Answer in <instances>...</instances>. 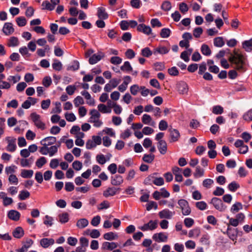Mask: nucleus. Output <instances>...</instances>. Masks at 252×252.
Here are the masks:
<instances>
[{"label":"nucleus","instance_id":"f257e3e1","mask_svg":"<svg viewBox=\"0 0 252 252\" xmlns=\"http://www.w3.org/2000/svg\"><path fill=\"white\" fill-rule=\"evenodd\" d=\"M234 53V55H231L229 57V62L234 65L233 67L236 70L241 72H244L245 70L244 66L245 63L244 57L243 55L239 54L235 51Z\"/></svg>","mask_w":252,"mask_h":252},{"label":"nucleus","instance_id":"f03ea898","mask_svg":"<svg viewBox=\"0 0 252 252\" xmlns=\"http://www.w3.org/2000/svg\"><path fill=\"white\" fill-rule=\"evenodd\" d=\"M90 117L89 122L93 123L94 126L96 127H99L103 125L102 121L100 119L101 115L96 109H92L89 113Z\"/></svg>","mask_w":252,"mask_h":252},{"label":"nucleus","instance_id":"7ed1b4c3","mask_svg":"<svg viewBox=\"0 0 252 252\" xmlns=\"http://www.w3.org/2000/svg\"><path fill=\"white\" fill-rule=\"evenodd\" d=\"M31 119L34 125L41 130H44L46 128L45 124L42 121L41 117L39 115L35 112L32 113L30 115Z\"/></svg>","mask_w":252,"mask_h":252},{"label":"nucleus","instance_id":"20e7f679","mask_svg":"<svg viewBox=\"0 0 252 252\" xmlns=\"http://www.w3.org/2000/svg\"><path fill=\"white\" fill-rule=\"evenodd\" d=\"M178 204L179 208L181 210L182 214L184 216H187L190 214L191 209L189 206L188 202L184 199L178 200Z\"/></svg>","mask_w":252,"mask_h":252},{"label":"nucleus","instance_id":"39448f33","mask_svg":"<svg viewBox=\"0 0 252 252\" xmlns=\"http://www.w3.org/2000/svg\"><path fill=\"white\" fill-rule=\"evenodd\" d=\"M211 203L217 210L220 212L224 211L226 208V207L223 204L221 200L219 198L213 197L211 200Z\"/></svg>","mask_w":252,"mask_h":252},{"label":"nucleus","instance_id":"423d86ee","mask_svg":"<svg viewBox=\"0 0 252 252\" xmlns=\"http://www.w3.org/2000/svg\"><path fill=\"white\" fill-rule=\"evenodd\" d=\"M157 227L158 221L157 220H151L147 223H145L143 226L139 227V228L142 231H146L154 230Z\"/></svg>","mask_w":252,"mask_h":252},{"label":"nucleus","instance_id":"0eeeda50","mask_svg":"<svg viewBox=\"0 0 252 252\" xmlns=\"http://www.w3.org/2000/svg\"><path fill=\"white\" fill-rule=\"evenodd\" d=\"M120 189V188L108 187L103 191V195L105 198L113 196L118 193Z\"/></svg>","mask_w":252,"mask_h":252},{"label":"nucleus","instance_id":"6e6552de","mask_svg":"<svg viewBox=\"0 0 252 252\" xmlns=\"http://www.w3.org/2000/svg\"><path fill=\"white\" fill-rule=\"evenodd\" d=\"M177 91L180 94H187L189 90V87L188 84L184 82L180 81L177 84Z\"/></svg>","mask_w":252,"mask_h":252},{"label":"nucleus","instance_id":"1a4fd4ad","mask_svg":"<svg viewBox=\"0 0 252 252\" xmlns=\"http://www.w3.org/2000/svg\"><path fill=\"white\" fill-rule=\"evenodd\" d=\"M168 130L170 132L169 142L172 143L177 141L180 137L179 131L176 129L173 128H169Z\"/></svg>","mask_w":252,"mask_h":252},{"label":"nucleus","instance_id":"9d476101","mask_svg":"<svg viewBox=\"0 0 252 252\" xmlns=\"http://www.w3.org/2000/svg\"><path fill=\"white\" fill-rule=\"evenodd\" d=\"M6 140L8 143V145L6 147V150L10 152H14L16 149V139L15 138H13L10 137H8L6 138Z\"/></svg>","mask_w":252,"mask_h":252},{"label":"nucleus","instance_id":"9b49d317","mask_svg":"<svg viewBox=\"0 0 252 252\" xmlns=\"http://www.w3.org/2000/svg\"><path fill=\"white\" fill-rule=\"evenodd\" d=\"M153 239L157 242H166L167 241L168 236L165 233L160 232L154 234Z\"/></svg>","mask_w":252,"mask_h":252},{"label":"nucleus","instance_id":"f8f14e48","mask_svg":"<svg viewBox=\"0 0 252 252\" xmlns=\"http://www.w3.org/2000/svg\"><path fill=\"white\" fill-rule=\"evenodd\" d=\"M174 214V212H172L167 209H165L158 213V216L160 219H171Z\"/></svg>","mask_w":252,"mask_h":252},{"label":"nucleus","instance_id":"ddd939ff","mask_svg":"<svg viewBox=\"0 0 252 252\" xmlns=\"http://www.w3.org/2000/svg\"><path fill=\"white\" fill-rule=\"evenodd\" d=\"M2 32L6 35H10L14 32V29L11 23H5L2 28Z\"/></svg>","mask_w":252,"mask_h":252},{"label":"nucleus","instance_id":"4468645a","mask_svg":"<svg viewBox=\"0 0 252 252\" xmlns=\"http://www.w3.org/2000/svg\"><path fill=\"white\" fill-rule=\"evenodd\" d=\"M137 30L138 32H142L143 33L150 35L152 34V30L150 27L144 24H141L137 26Z\"/></svg>","mask_w":252,"mask_h":252},{"label":"nucleus","instance_id":"2eb2a0df","mask_svg":"<svg viewBox=\"0 0 252 252\" xmlns=\"http://www.w3.org/2000/svg\"><path fill=\"white\" fill-rule=\"evenodd\" d=\"M226 234L230 239H231L233 241L236 242L238 235L237 229L232 228L229 226H228Z\"/></svg>","mask_w":252,"mask_h":252},{"label":"nucleus","instance_id":"dca6fc26","mask_svg":"<svg viewBox=\"0 0 252 252\" xmlns=\"http://www.w3.org/2000/svg\"><path fill=\"white\" fill-rule=\"evenodd\" d=\"M104 57V54L102 52H99L97 54H94L92 57L90 58L89 62L91 64H95L99 61Z\"/></svg>","mask_w":252,"mask_h":252},{"label":"nucleus","instance_id":"f3484780","mask_svg":"<svg viewBox=\"0 0 252 252\" xmlns=\"http://www.w3.org/2000/svg\"><path fill=\"white\" fill-rule=\"evenodd\" d=\"M117 247L118 244L115 242H104L102 244L101 249L104 250L112 251Z\"/></svg>","mask_w":252,"mask_h":252},{"label":"nucleus","instance_id":"a211bd4d","mask_svg":"<svg viewBox=\"0 0 252 252\" xmlns=\"http://www.w3.org/2000/svg\"><path fill=\"white\" fill-rule=\"evenodd\" d=\"M158 150L161 155H164L167 151V145L165 141L158 142L157 145Z\"/></svg>","mask_w":252,"mask_h":252},{"label":"nucleus","instance_id":"6ab92c4d","mask_svg":"<svg viewBox=\"0 0 252 252\" xmlns=\"http://www.w3.org/2000/svg\"><path fill=\"white\" fill-rule=\"evenodd\" d=\"M142 122L145 125H149L151 126H154L156 123L153 121L151 117L147 114H145L143 115L141 118Z\"/></svg>","mask_w":252,"mask_h":252},{"label":"nucleus","instance_id":"aec40b11","mask_svg":"<svg viewBox=\"0 0 252 252\" xmlns=\"http://www.w3.org/2000/svg\"><path fill=\"white\" fill-rule=\"evenodd\" d=\"M124 182L123 177L119 175H116L111 178V183L113 186H119Z\"/></svg>","mask_w":252,"mask_h":252},{"label":"nucleus","instance_id":"412c9836","mask_svg":"<svg viewBox=\"0 0 252 252\" xmlns=\"http://www.w3.org/2000/svg\"><path fill=\"white\" fill-rule=\"evenodd\" d=\"M56 141V138L53 136H49L43 139L41 143L43 146H50L54 144Z\"/></svg>","mask_w":252,"mask_h":252},{"label":"nucleus","instance_id":"4be33fe9","mask_svg":"<svg viewBox=\"0 0 252 252\" xmlns=\"http://www.w3.org/2000/svg\"><path fill=\"white\" fill-rule=\"evenodd\" d=\"M54 240L53 239L43 238L40 241V245L44 248H47L50 245L54 244Z\"/></svg>","mask_w":252,"mask_h":252},{"label":"nucleus","instance_id":"5701e85b","mask_svg":"<svg viewBox=\"0 0 252 252\" xmlns=\"http://www.w3.org/2000/svg\"><path fill=\"white\" fill-rule=\"evenodd\" d=\"M8 217L14 221H17L19 220L20 217V214L17 211L10 210L8 213Z\"/></svg>","mask_w":252,"mask_h":252},{"label":"nucleus","instance_id":"b1692460","mask_svg":"<svg viewBox=\"0 0 252 252\" xmlns=\"http://www.w3.org/2000/svg\"><path fill=\"white\" fill-rule=\"evenodd\" d=\"M24 235V231L21 227H17L13 232V235L16 238H21Z\"/></svg>","mask_w":252,"mask_h":252},{"label":"nucleus","instance_id":"393cba45","mask_svg":"<svg viewBox=\"0 0 252 252\" xmlns=\"http://www.w3.org/2000/svg\"><path fill=\"white\" fill-rule=\"evenodd\" d=\"M89 224V221L86 219H80L77 221L76 226L79 229H83Z\"/></svg>","mask_w":252,"mask_h":252},{"label":"nucleus","instance_id":"a878e982","mask_svg":"<svg viewBox=\"0 0 252 252\" xmlns=\"http://www.w3.org/2000/svg\"><path fill=\"white\" fill-rule=\"evenodd\" d=\"M97 16L100 19H106L108 15L105 11V9L104 7H100L97 8Z\"/></svg>","mask_w":252,"mask_h":252},{"label":"nucleus","instance_id":"bb28decb","mask_svg":"<svg viewBox=\"0 0 252 252\" xmlns=\"http://www.w3.org/2000/svg\"><path fill=\"white\" fill-rule=\"evenodd\" d=\"M103 238L104 239L109 241H112L113 240L117 239L118 238V235L117 234L114 233L113 232H109L106 233H105L103 235Z\"/></svg>","mask_w":252,"mask_h":252},{"label":"nucleus","instance_id":"cd10ccee","mask_svg":"<svg viewBox=\"0 0 252 252\" xmlns=\"http://www.w3.org/2000/svg\"><path fill=\"white\" fill-rule=\"evenodd\" d=\"M169 51V49H168L166 47L164 46H158L157 48H155L154 50V54H156L157 53H159L160 54H165L167 53Z\"/></svg>","mask_w":252,"mask_h":252},{"label":"nucleus","instance_id":"c85d7f7f","mask_svg":"<svg viewBox=\"0 0 252 252\" xmlns=\"http://www.w3.org/2000/svg\"><path fill=\"white\" fill-rule=\"evenodd\" d=\"M242 46L246 51L251 52L252 50V38L244 41L242 43Z\"/></svg>","mask_w":252,"mask_h":252},{"label":"nucleus","instance_id":"c756f323","mask_svg":"<svg viewBox=\"0 0 252 252\" xmlns=\"http://www.w3.org/2000/svg\"><path fill=\"white\" fill-rule=\"evenodd\" d=\"M204 175V170L201 168L200 166H197L195 168V172L193 173V176L195 178H198L203 177Z\"/></svg>","mask_w":252,"mask_h":252},{"label":"nucleus","instance_id":"7c9ffc66","mask_svg":"<svg viewBox=\"0 0 252 252\" xmlns=\"http://www.w3.org/2000/svg\"><path fill=\"white\" fill-rule=\"evenodd\" d=\"M59 221L62 223H65L69 220V215L66 212L63 213L58 215Z\"/></svg>","mask_w":252,"mask_h":252},{"label":"nucleus","instance_id":"2f4dec72","mask_svg":"<svg viewBox=\"0 0 252 252\" xmlns=\"http://www.w3.org/2000/svg\"><path fill=\"white\" fill-rule=\"evenodd\" d=\"M98 111L102 113H110L111 112V110L108 108L107 105L104 104H99L97 106Z\"/></svg>","mask_w":252,"mask_h":252},{"label":"nucleus","instance_id":"473e14b6","mask_svg":"<svg viewBox=\"0 0 252 252\" xmlns=\"http://www.w3.org/2000/svg\"><path fill=\"white\" fill-rule=\"evenodd\" d=\"M33 174L32 170L22 169L21 172V176L24 178H30Z\"/></svg>","mask_w":252,"mask_h":252},{"label":"nucleus","instance_id":"72a5a7b5","mask_svg":"<svg viewBox=\"0 0 252 252\" xmlns=\"http://www.w3.org/2000/svg\"><path fill=\"white\" fill-rule=\"evenodd\" d=\"M42 9L43 10H53L54 9L55 7H54V5L52 4L49 1L45 0L43 1L42 4Z\"/></svg>","mask_w":252,"mask_h":252},{"label":"nucleus","instance_id":"f704fd0d","mask_svg":"<svg viewBox=\"0 0 252 252\" xmlns=\"http://www.w3.org/2000/svg\"><path fill=\"white\" fill-rule=\"evenodd\" d=\"M210 237L207 233L203 234L200 239V242L203 245L209 246L210 245Z\"/></svg>","mask_w":252,"mask_h":252},{"label":"nucleus","instance_id":"c9c22d12","mask_svg":"<svg viewBox=\"0 0 252 252\" xmlns=\"http://www.w3.org/2000/svg\"><path fill=\"white\" fill-rule=\"evenodd\" d=\"M19 43V42L18 38L15 36H12L9 38L7 45L9 47H15L18 45Z\"/></svg>","mask_w":252,"mask_h":252},{"label":"nucleus","instance_id":"e433bc0d","mask_svg":"<svg viewBox=\"0 0 252 252\" xmlns=\"http://www.w3.org/2000/svg\"><path fill=\"white\" fill-rule=\"evenodd\" d=\"M200 234V230L198 228H195L190 230L188 234L189 237L190 238L192 237H198Z\"/></svg>","mask_w":252,"mask_h":252},{"label":"nucleus","instance_id":"4c0bfd02","mask_svg":"<svg viewBox=\"0 0 252 252\" xmlns=\"http://www.w3.org/2000/svg\"><path fill=\"white\" fill-rule=\"evenodd\" d=\"M201 51L202 53L205 56H210L212 53L209 47L205 44H203L201 46Z\"/></svg>","mask_w":252,"mask_h":252},{"label":"nucleus","instance_id":"58836bf2","mask_svg":"<svg viewBox=\"0 0 252 252\" xmlns=\"http://www.w3.org/2000/svg\"><path fill=\"white\" fill-rule=\"evenodd\" d=\"M214 44L216 47H221L224 45V41L222 37H217L214 38Z\"/></svg>","mask_w":252,"mask_h":252},{"label":"nucleus","instance_id":"ea45409f","mask_svg":"<svg viewBox=\"0 0 252 252\" xmlns=\"http://www.w3.org/2000/svg\"><path fill=\"white\" fill-rule=\"evenodd\" d=\"M243 208L242 205L240 202H236L234 204L231 208V212L232 213H236Z\"/></svg>","mask_w":252,"mask_h":252},{"label":"nucleus","instance_id":"a19ab883","mask_svg":"<svg viewBox=\"0 0 252 252\" xmlns=\"http://www.w3.org/2000/svg\"><path fill=\"white\" fill-rule=\"evenodd\" d=\"M121 69L123 71L130 72L132 70V67H131L129 62L126 61L121 67Z\"/></svg>","mask_w":252,"mask_h":252},{"label":"nucleus","instance_id":"79ce46f5","mask_svg":"<svg viewBox=\"0 0 252 252\" xmlns=\"http://www.w3.org/2000/svg\"><path fill=\"white\" fill-rule=\"evenodd\" d=\"M79 68V63L77 61H74L72 64L67 68L68 70L76 71Z\"/></svg>","mask_w":252,"mask_h":252},{"label":"nucleus","instance_id":"37998d69","mask_svg":"<svg viewBox=\"0 0 252 252\" xmlns=\"http://www.w3.org/2000/svg\"><path fill=\"white\" fill-rule=\"evenodd\" d=\"M212 112L216 115H220L223 113V108L220 105H216L212 108Z\"/></svg>","mask_w":252,"mask_h":252},{"label":"nucleus","instance_id":"c03bdc74","mask_svg":"<svg viewBox=\"0 0 252 252\" xmlns=\"http://www.w3.org/2000/svg\"><path fill=\"white\" fill-rule=\"evenodd\" d=\"M46 162L47 160L46 158L44 157H42L36 160L35 164L38 168H41Z\"/></svg>","mask_w":252,"mask_h":252},{"label":"nucleus","instance_id":"a18cd8bd","mask_svg":"<svg viewBox=\"0 0 252 252\" xmlns=\"http://www.w3.org/2000/svg\"><path fill=\"white\" fill-rule=\"evenodd\" d=\"M33 243V241L30 238H26L22 242L23 246L28 250Z\"/></svg>","mask_w":252,"mask_h":252},{"label":"nucleus","instance_id":"49530a36","mask_svg":"<svg viewBox=\"0 0 252 252\" xmlns=\"http://www.w3.org/2000/svg\"><path fill=\"white\" fill-rule=\"evenodd\" d=\"M171 7L172 6L171 2L167 0L163 1L161 6V8L165 11L170 10Z\"/></svg>","mask_w":252,"mask_h":252},{"label":"nucleus","instance_id":"de8ad7c7","mask_svg":"<svg viewBox=\"0 0 252 252\" xmlns=\"http://www.w3.org/2000/svg\"><path fill=\"white\" fill-rule=\"evenodd\" d=\"M16 169L17 167L14 165L7 166L5 167V172L7 175H10L13 174V173L15 172Z\"/></svg>","mask_w":252,"mask_h":252},{"label":"nucleus","instance_id":"09e8293b","mask_svg":"<svg viewBox=\"0 0 252 252\" xmlns=\"http://www.w3.org/2000/svg\"><path fill=\"white\" fill-rule=\"evenodd\" d=\"M32 161V158H30L29 159H21L20 164L22 167H30Z\"/></svg>","mask_w":252,"mask_h":252},{"label":"nucleus","instance_id":"8fccbe9b","mask_svg":"<svg viewBox=\"0 0 252 252\" xmlns=\"http://www.w3.org/2000/svg\"><path fill=\"white\" fill-rule=\"evenodd\" d=\"M155 158V155L153 154H145L143 157V160L147 163H152Z\"/></svg>","mask_w":252,"mask_h":252},{"label":"nucleus","instance_id":"3c124183","mask_svg":"<svg viewBox=\"0 0 252 252\" xmlns=\"http://www.w3.org/2000/svg\"><path fill=\"white\" fill-rule=\"evenodd\" d=\"M171 33V31L168 28H163L161 30L160 35L162 38L168 37Z\"/></svg>","mask_w":252,"mask_h":252},{"label":"nucleus","instance_id":"603ef678","mask_svg":"<svg viewBox=\"0 0 252 252\" xmlns=\"http://www.w3.org/2000/svg\"><path fill=\"white\" fill-rule=\"evenodd\" d=\"M53 68L57 71H60L62 70L63 65L61 62L57 60H54V63L52 64Z\"/></svg>","mask_w":252,"mask_h":252},{"label":"nucleus","instance_id":"864d4df0","mask_svg":"<svg viewBox=\"0 0 252 252\" xmlns=\"http://www.w3.org/2000/svg\"><path fill=\"white\" fill-rule=\"evenodd\" d=\"M16 22L19 27L25 26L27 24V20L24 17H19L16 19Z\"/></svg>","mask_w":252,"mask_h":252},{"label":"nucleus","instance_id":"5fc2aeb1","mask_svg":"<svg viewBox=\"0 0 252 252\" xmlns=\"http://www.w3.org/2000/svg\"><path fill=\"white\" fill-rule=\"evenodd\" d=\"M30 193L27 190H22L19 194V198L21 200H25L30 197Z\"/></svg>","mask_w":252,"mask_h":252},{"label":"nucleus","instance_id":"6e6d98bb","mask_svg":"<svg viewBox=\"0 0 252 252\" xmlns=\"http://www.w3.org/2000/svg\"><path fill=\"white\" fill-rule=\"evenodd\" d=\"M239 187V185L235 181L231 182L228 186L229 190L233 192L235 191Z\"/></svg>","mask_w":252,"mask_h":252},{"label":"nucleus","instance_id":"4d7b16f0","mask_svg":"<svg viewBox=\"0 0 252 252\" xmlns=\"http://www.w3.org/2000/svg\"><path fill=\"white\" fill-rule=\"evenodd\" d=\"M60 144H59L58 146H52L50 147H48V154L50 157H52L58 151V148L59 147Z\"/></svg>","mask_w":252,"mask_h":252},{"label":"nucleus","instance_id":"13d9d810","mask_svg":"<svg viewBox=\"0 0 252 252\" xmlns=\"http://www.w3.org/2000/svg\"><path fill=\"white\" fill-rule=\"evenodd\" d=\"M243 119L244 120L251 122L252 121V109L249 110L243 115Z\"/></svg>","mask_w":252,"mask_h":252},{"label":"nucleus","instance_id":"bf43d9fd","mask_svg":"<svg viewBox=\"0 0 252 252\" xmlns=\"http://www.w3.org/2000/svg\"><path fill=\"white\" fill-rule=\"evenodd\" d=\"M74 105L76 107H78L80 105L83 104L84 101L83 98L80 96H78L73 100Z\"/></svg>","mask_w":252,"mask_h":252},{"label":"nucleus","instance_id":"052dcab7","mask_svg":"<svg viewBox=\"0 0 252 252\" xmlns=\"http://www.w3.org/2000/svg\"><path fill=\"white\" fill-rule=\"evenodd\" d=\"M140 91V87L137 85H133L130 88V92L131 94L134 95L137 94L138 92Z\"/></svg>","mask_w":252,"mask_h":252},{"label":"nucleus","instance_id":"680f3d73","mask_svg":"<svg viewBox=\"0 0 252 252\" xmlns=\"http://www.w3.org/2000/svg\"><path fill=\"white\" fill-rule=\"evenodd\" d=\"M146 209L147 211H150L153 208L156 210L158 208V205L156 202L151 201L146 204Z\"/></svg>","mask_w":252,"mask_h":252},{"label":"nucleus","instance_id":"e2e57ef3","mask_svg":"<svg viewBox=\"0 0 252 252\" xmlns=\"http://www.w3.org/2000/svg\"><path fill=\"white\" fill-rule=\"evenodd\" d=\"M203 32V29L201 27H197L195 28L193 31V36L196 38H198L200 36Z\"/></svg>","mask_w":252,"mask_h":252},{"label":"nucleus","instance_id":"0e129e2a","mask_svg":"<svg viewBox=\"0 0 252 252\" xmlns=\"http://www.w3.org/2000/svg\"><path fill=\"white\" fill-rule=\"evenodd\" d=\"M64 117L66 120L68 122H74L76 119L75 115L72 113H66Z\"/></svg>","mask_w":252,"mask_h":252},{"label":"nucleus","instance_id":"69168bd1","mask_svg":"<svg viewBox=\"0 0 252 252\" xmlns=\"http://www.w3.org/2000/svg\"><path fill=\"white\" fill-rule=\"evenodd\" d=\"M141 55L145 57H149L152 55V52L149 48L146 47L141 50Z\"/></svg>","mask_w":252,"mask_h":252},{"label":"nucleus","instance_id":"338daca9","mask_svg":"<svg viewBox=\"0 0 252 252\" xmlns=\"http://www.w3.org/2000/svg\"><path fill=\"white\" fill-rule=\"evenodd\" d=\"M110 207V203L109 202L105 200L102 202L97 207V209L99 210H103V209H106Z\"/></svg>","mask_w":252,"mask_h":252},{"label":"nucleus","instance_id":"774afa93","mask_svg":"<svg viewBox=\"0 0 252 252\" xmlns=\"http://www.w3.org/2000/svg\"><path fill=\"white\" fill-rule=\"evenodd\" d=\"M112 122L115 126H119L122 122V118L118 116H113L112 117Z\"/></svg>","mask_w":252,"mask_h":252}]
</instances>
